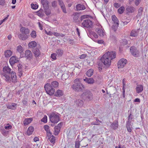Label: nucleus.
Segmentation results:
<instances>
[{"label": "nucleus", "mask_w": 148, "mask_h": 148, "mask_svg": "<svg viewBox=\"0 0 148 148\" xmlns=\"http://www.w3.org/2000/svg\"><path fill=\"white\" fill-rule=\"evenodd\" d=\"M61 8L63 12L65 13H67L66 11V7L65 5H63L61 6Z\"/></svg>", "instance_id": "603ef678"}, {"label": "nucleus", "mask_w": 148, "mask_h": 148, "mask_svg": "<svg viewBox=\"0 0 148 148\" xmlns=\"http://www.w3.org/2000/svg\"><path fill=\"white\" fill-rule=\"evenodd\" d=\"M80 145V141L79 140H76L75 142V148H79Z\"/></svg>", "instance_id": "09e8293b"}, {"label": "nucleus", "mask_w": 148, "mask_h": 148, "mask_svg": "<svg viewBox=\"0 0 148 148\" xmlns=\"http://www.w3.org/2000/svg\"><path fill=\"white\" fill-rule=\"evenodd\" d=\"M11 69L8 66L4 67L3 68V71L0 72L1 76L6 82H10L12 81L14 83L17 81L16 73L13 71L11 72Z\"/></svg>", "instance_id": "f257e3e1"}, {"label": "nucleus", "mask_w": 148, "mask_h": 148, "mask_svg": "<svg viewBox=\"0 0 148 148\" xmlns=\"http://www.w3.org/2000/svg\"><path fill=\"white\" fill-rule=\"evenodd\" d=\"M5 3V0H0V5L3 6Z\"/></svg>", "instance_id": "052dcab7"}, {"label": "nucleus", "mask_w": 148, "mask_h": 148, "mask_svg": "<svg viewBox=\"0 0 148 148\" xmlns=\"http://www.w3.org/2000/svg\"><path fill=\"white\" fill-rule=\"evenodd\" d=\"M119 24H114L112 27V29L115 32L118 29Z\"/></svg>", "instance_id": "ea45409f"}, {"label": "nucleus", "mask_w": 148, "mask_h": 148, "mask_svg": "<svg viewBox=\"0 0 148 148\" xmlns=\"http://www.w3.org/2000/svg\"><path fill=\"white\" fill-rule=\"evenodd\" d=\"M127 62V60L124 58H122L117 63L118 68L119 69H121L123 68L124 66L126 64Z\"/></svg>", "instance_id": "1a4fd4ad"}, {"label": "nucleus", "mask_w": 148, "mask_h": 148, "mask_svg": "<svg viewBox=\"0 0 148 148\" xmlns=\"http://www.w3.org/2000/svg\"><path fill=\"white\" fill-rule=\"evenodd\" d=\"M114 6L116 8H118L120 6V5L119 3H115L114 4Z\"/></svg>", "instance_id": "338daca9"}, {"label": "nucleus", "mask_w": 148, "mask_h": 148, "mask_svg": "<svg viewBox=\"0 0 148 148\" xmlns=\"http://www.w3.org/2000/svg\"><path fill=\"white\" fill-rule=\"evenodd\" d=\"M63 95V91L60 90H58L55 93V96L56 97H60Z\"/></svg>", "instance_id": "cd10ccee"}, {"label": "nucleus", "mask_w": 148, "mask_h": 148, "mask_svg": "<svg viewBox=\"0 0 148 148\" xmlns=\"http://www.w3.org/2000/svg\"><path fill=\"white\" fill-rule=\"evenodd\" d=\"M29 47L31 48L34 49L37 45V43L35 41H32L30 42L28 44Z\"/></svg>", "instance_id": "b1692460"}, {"label": "nucleus", "mask_w": 148, "mask_h": 148, "mask_svg": "<svg viewBox=\"0 0 148 148\" xmlns=\"http://www.w3.org/2000/svg\"><path fill=\"white\" fill-rule=\"evenodd\" d=\"M136 92L138 93L141 92L143 90V86L142 85H137L136 88Z\"/></svg>", "instance_id": "aec40b11"}, {"label": "nucleus", "mask_w": 148, "mask_h": 148, "mask_svg": "<svg viewBox=\"0 0 148 148\" xmlns=\"http://www.w3.org/2000/svg\"><path fill=\"white\" fill-rule=\"evenodd\" d=\"M17 50L18 52L21 53L23 51V48L21 45H19L17 47Z\"/></svg>", "instance_id": "37998d69"}, {"label": "nucleus", "mask_w": 148, "mask_h": 148, "mask_svg": "<svg viewBox=\"0 0 148 148\" xmlns=\"http://www.w3.org/2000/svg\"><path fill=\"white\" fill-rule=\"evenodd\" d=\"M132 122L127 121H126V127L127 128V131L129 132H132L131 128H132V126L131 124Z\"/></svg>", "instance_id": "a211bd4d"}, {"label": "nucleus", "mask_w": 148, "mask_h": 148, "mask_svg": "<svg viewBox=\"0 0 148 148\" xmlns=\"http://www.w3.org/2000/svg\"><path fill=\"white\" fill-rule=\"evenodd\" d=\"M35 57L37 58L40 56V52L39 49L36 48L34 49L32 51Z\"/></svg>", "instance_id": "4be33fe9"}, {"label": "nucleus", "mask_w": 148, "mask_h": 148, "mask_svg": "<svg viewBox=\"0 0 148 148\" xmlns=\"http://www.w3.org/2000/svg\"><path fill=\"white\" fill-rule=\"evenodd\" d=\"M12 54V52L10 50H6L5 52V57H10Z\"/></svg>", "instance_id": "7c9ffc66"}, {"label": "nucleus", "mask_w": 148, "mask_h": 148, "mask_svg": "<svg viewBox=\"0 0 148 148\" xmlns=\"http://www.w3.org/2000/svg\"><path fill=\"white\" fill-rule=\"evenodd\" d=\"M20 31L21 33L27 35H28L30 32L29 29L25 27H22L20 29Z\"/></svg>", "instance_id": "f3484780"}, {"label": "nucleus", "mask_w": 148, "mask_h": 148, "mask_svg": "<svg viewBox=\"0 0 148 148\" xmlns=\"http://www.w3.org/2000/svg\"><path fill=\"white\" fill-rule=\"evenodd\" d=\"M4 127L5 129L9 130L11 129L12 126L11 125L8 124L6 125V126H5Z\"/></svg>", "instance_id": "6e6d98bb"}, {"label": "nucleus", "mask_w": 148, "mask_h": 148, "mask_svg": "<svg viewBox=\"0 0 148 148\" xmlns=\"http://www.w3.org/2000/svg\"><path fill=\"white\" fill-rule=\"evenodd\" d=\"M138 32L137 31V30H133L130 33V36L136 37L138 36Z\"/></svg>", "instance_id": "2f4dec72"}, {"label": "nucleus", "mask_w": 148, "mask_h": 148, "mask_svg": "<svg viewBox=\"0 0 148 148\" xmlns=\"http://www.w3.org/2000/svg\"><path fill=\"white\" fill-rule=\"evenodd\" d=\"M84 81L89 84H93L94 83V80L92 78H88L86 77L84 79Z\"/></svg>", "instance_id": "6ab92c4d"}, {"label": "nucleus", "mask_w": 148, "mask_h": 148, "mask_svg": "<svg viewBox=\"0 0 148 148\" xmlns=\"http://www.w3.org/2000/svg\"><path fill=\"white\" fill-rule=\"evenodd\" d=\"M94 70L92 69H89L86 72V75L89 77H90L93 73Z\"/></svg>", "instance_id": "473e14b6"}, {"label": "nucleus", "mask_w": 148, "mask_h": 148, "mask_svg": "<svg viewBox=\"0 0 148 148\" xmlns=\"http://www.w3.org/2000/svg\"><path fill=\"white\" fill-rule=\"evenodd\" d=\"M48 140H49L50 141L51 143L54 144L55 142L56 138L54 136H52L50 137H49Z\"/></svg>", "instance_id": "4c0bfd02"}, {"label": "nucleus", "mask_w": 148, "mask_h": 148, "mask_svg": "<svg viewBox=\"0 0 148 148\" xmlns=\"http://www.w3.org/2000/svg\"><path fill=\"white\" fill-rule=\"evenodd\" d=\"M17 67L18 68V75L21 77L23 74V66L21 64H18L17 65Z\"/></svg>", "instance_id": "4468645a"}, {"label": "nucleus", "mask_w": 148, "mask_h": 148, "mask_svg": "<svg viewBox=\"0 0 148 148\" xmlns=\"http://www.w3.org/2000/svg\"><path fill=\"white\" fill-rule=\"evenodd\" d=\"M31 6L32 8V9H34V10H36V9H37L38 8V5H37L36 4H34L33 3H32L31 4Z\"/></svg>", "instance_id": "3c124183"}, {"label": "nucleus", "mask_w": 148, "mask_h": 148, "mask_svg": "<svg viewBox=\"0 0 148 148\" xmlns=\"http://www.w3.org/2000/svg\"><path fill=\"white\" fill-rule=\"evenodd\" d=\"M23 103L24 105L26 106H27L28 105V103L27 100V99H25L23 101Z\"/></svg>", "instance_id": "13d9d810"}, {"label": "nucleus", "mask_w": 148, "mask_h": 148, "mask_svg": "<svg viewBox=\"0 0 148 148\" xmlns=\"http://www.w3.org/2000/svg\"><path fill=\"white\" fill-rule=\"evenodd\" d=\"M51 85L53 88H56L58 86L59 83L57 82L54 81L51 82Z\"/></svg>", "instance_id": "58836bf2"}, {"label": "nucleus", "mask_w": 148, "mask_h": 148, "mask_svg": "<svg viewBox=\"0 0 148 148\" xmlns=\"http://www.w3.org/2000/svg\"><path fill=\"white\" fill-rule=\"evenodd\" d=\"M116 53L114 51L107 52L105 53L100 59V62L104 68H108L111 65V60L116 58Z\"/></svg>", "instance_id": "f03ea898"}, {"label": "nucleus", "mask_w": 148, "mask_h": 148, "mask_svg": "<svg viewBox=\"0 0 148 148\" xmlns=\"http://www.w3.org/2000/svg\"><path fill=\"white\" fill-rule=\"evenodd\" d=\"M44 129L47 132H49V131H50V130H49V127L47 125H45L44 126Z\"/></svg>", "instance_id": "5fc2aeb1"}, {"label": "nucleus", "mask_w": 148, "mask_h": 148, "mask_svg": "<svg viewBox=\"0 0 148 148\" xmlns=\"http://www.w3.org/2000/svg\"><path fill=\"white\" fill-rule=\"evenodd\" d=\"M56 53L57 55L58 56H61L63 54V51L62 50H61V49H59L57 50L56 51Z\"/></svg>", "instance_id": "a18cd8bd"}, {"label": "nucleus", "mask_w": 148, "mask_h": 148, "mask_svg": "<svg viewBox=\"0 0 148 148\" xmlns=\"http://www.w3.org/2000/svg\"><path fill=\"white\" fill-rule=\"evenodd\" d=\"M91 34L95 38H98V36L94 32H92Z\"/></svg>", "instance_id": "0e129e2a"}, {"label": "nucleus", "mask_w": 148, "mask_h": 148, "mask_svg": "<svg viewBox=\"0 0 148 148\" xmlns=\"http://www.w3.org/2000/svg\"><path fill=\"white\" fill-rule=\"evenodd\" d=\"M130 52L135 57H138L139 56L138 51L134 46H133L130 48Z\"/></svg>", "instance_id": "6e6552de"}, {"label": "nucleus", "mask_w": 148, "mask_h": 148, "mask_svg": "<svg viewBox=\"0 0 148 148\" xmlns=\"http://www.w3.org/2000/svg\"><path fill=\"white\" fill-rule=\"evenodd\" d=\"M51 4L53 8H55L57 6V1H56L52 2Z\"/></svg>", "instance_id": "4d7b16f0"}, {"label": "nucleus", "mask_w": 148, "mask_h": 148, "mask_svg": "<svg viewBox=\"0 0 148 148\" xmlns=\"http://www.w3.org/2000/svg\"><path fill=\"white\" fill-rule=\"evenodd\" d=\"M134 119V116L132 114L131 112H130V115L128 116V119L127 121L132 122L133 121L132 119Z\"/></svg>", "instance_id": "79ce46f5"}, {"label": "nucleus", "mask_w": 148, "mask_h": 148, "mask_svg": "<svg viewBox=\"0 0 148 148\" xmlns=\"http://www.w3.org/2000/svg\"><path fill=\"white\" fill-rule=\"evenodd\" d=\"M29 35L21 33L18 35L19 38L22 40H27L29 37Z\"/></svg>", "instance_id": "f8f14e48"}, {"label": "nucleus", "mask_w": 148, "mask_h": 148, "mask_svg": "<svg viewBox=\"0 0 148 148\" xmlns=\"http://www.w3.org/2000/svg\"><path fill=\"white\" fill-rule=\"evenodd\" d=\"M125 10V8L122 6L120 7L118 10V12L119 14H122Z\"/></svg>", "instance_id": "a19ab883"}, {"label": "nucleus", "mask_w": 148, "mask_h": 148, "mask_svg": "<svg viewBox=\"0 0 148 148\" xmlns=\"http://www.w3.org/2000/svg\"><path fill=\"white\" fill-rule=\"evenodd\" d=\"M47 136L48 137H50L53 135H52L51 133V132L50 131L47 132Z\"/></svg>", "instance_id": "680f3d73"}, {"label": "nucleus", "mask_w": 148, "mask_h": 148, "mask_svg": "<svg viewBox=\"0 0 148 148\" xmlns=\"http://www.w3.org/2000/svg\"><path fill=\"white\" fill-rule=\"evenodd\" d=\"M143 11V8L142 7H140L138 10V12L137 15V17L140 16L142 14Z\"/></svg>", "instance_id": "c03bdc74"}, {"label": "nucleus", "mask_w": 148, "mask_h": 148, "mask_svg": "<svg viewBox=\"0 0 148 148\" xmlns=\"http://www.w3.org/2000/svg\"><path fill=\"white\" fill-rule=\"evenodd\" d=\"M75 103L77 106L81 107L83 105V101L82 100L79 99L76 101Z\"/></svg>", "instance_id": "72a5a7b5"}, {"label": "nucleus", "mask_w": 148, "mask_h": 148, "mask_svg": "<svg viewBox=\"0 0 148 148\" xmlns=\"http://www.w3.org/2000/svg\"><path fill=\"white\" fill-rule=\"evenodd\" d=\"M33 119L32 118H30L25 119L23 121V124L25 126H26L30 123L32 121Z\"/></svg>", "instance_id": "a878e982"}, {"label": "nucleus", "mask_w": 148, "mask_h": 148, "mask_svg": "<svg viewBox=\"0 0 148 148\" xmlns=\"http://www.w3.org/2000/svg\"><path fill=\"white\" fill-rule=\"evenodd\" d=\"M37 15L40 17H42L45 15L44 10L42 8L36 12Z\"/></svg>", "instance_id": "c756f323"}, {"label": "nucleus", "mask_w": 148, "mask_h": 148, "mask_svg": "<svg viewBox=\"0 0 148 148\" xmlns=\"http://www.w3.org/2000/svg\"><path fill=\"white\" fill-rule=\"evenodd\" d=\"M97 30V33L100 36H103L104 34V33L102 29L100 28L96 29Z\"/></svg>", "instance_id": "c9c22d12"}, {"label": "nucleus", "mask_w": 148, "mask_h": 148, "mask_svg": "<svg viewBox=\"0 0 148 148\" xmlns=\"http://www.w3.org/2000/svg\"><path fill=\"white\" fill-rule=\"evenodd\" d=\"M118 122L117 121H114L111 124V127L114 130L116 129L118 127Z\"/></svg>", "instance_id": "393cba45"}, {"label": "nucleus", "mask_w": 148, "mask_h": 148, "mask_svg": "<svg viewBox=\"0 0 148 148\" xmlns=\"http://www.w3.org/2000/svg\"><path fill=\"white\" fill-rule=\"evenodd\" d=\"M60 114L54 112L50 114L49 117L51 122L54 124L57 123L60 119Z\"/></svg>", "instance_id": "39448f33"}, {"label": "nucleus", "mask_w": 148, "mask_h": 148, "mask_svg": "<svg viewBox=\"0 0 148 148\" xmlns=\"http://www.w3.org/2000/svg\"><path fill=\"white\" fill-rule=\"evenodd\" d=\"M82 25L84 27L91 28L93 24L91 21L89 19H87L84 21L82 23Z\"/></svg>", "instance_id": "0eeeda50"}, {"label": "nucleus", "mask_w": 148, "mask_h": 148, "mask_svg": "<svg viewBox=\"0 0 148 148\" xmlns=\"http://www.w3.org/2000/svg\"><path fill=\"white\" fill-rule=\"evenodd\" d=\"M34 128L33 126H30L28 128L27 132V134L28 136L32 134L34 131Z\"/></svg>", "instance_id": "5701e85b"}, {"label": "nucleus", "mask_w": 148, "mask_h": 148, "mask_svg": "<svg viewBox=\"0 0 148 148\" xmlns=\"http://www.w3.org/2000/svg\"><path fill=\"white\" fill-rule=\"evenodd\" d=\"M45 90L47 94L50 95H52L55 92L54 88H53L49 83H47L44 86Z\"/></svg>", "instance_id": "423d86ee"}, {"label": "nucleus", "mask_w": 148, "mask_h": 148, "mask_svg": "<svg viewBox=\"0 0 148 148\" xmlns=\"http://www.w3.org/2000/svg\"><path fill=\"white\" fill-rule=\"evenodd\" d=\"M74 17L73 19L76 21H77L79 18V13L78 12H75L73 14Z\"/></svg>", "instance_id": "e433bc0d"}, {"label": "nucleus", "mask_w": 148, "mask_h": 148, "mask_svg": "<svg viewBox=\"0 0 148 148\" xmlns=\"http://www.w3.org/2000/svg\"><path fill=\"white\" fill-rule=\"evenodd\" d=\"M122 90H123V93H122V96L123 98H125V88H122Z\"/></svg>", "instance_id": "e2e57ef3"}, {"label": "nucleus", "mask_w": 148, "mask_h": 148, "mask_svg": "<svg viewBox=\"0 0 148 148\" xmlns=\"http://www.w3.org/2000/svg\"><path fill=\"white\" fill-rule=\"evenodd\" d=\"M41 121L46 123L47 122V117L46 116H45L43 118L41 119Z\"/></svg>", "instance_id": "864d4df0"}, {"label": "nucleus", "mask_w": 148, "mask_h": 148, "mask_svg": "<svg viewBox=\"0 0 148 148\" xmlns=\"http://www.w3.org/2000/svg\"><path fill=\"white\" fill-rule=\"evenodd\" d=\"M63 125V123L60 122L58 125L54 127L55 134V135H58L60 131V129Z\"/></svg>", "instance_id": "9b49d317"}, {"label": "nucleus", "mask_w": 148, "mask_h": 148, "mask_svg": "<svg viewBox=\"0 0 148 148\" xmlns=\"http://www.w3.org/2000/svg\"><path fill=\"white\" fill-rule=\"evenodd\" d=\"M76 8L77 11L84 10L85 9V7L83 4H78L76 6Z\"/></svg>", "instance_id": "412c9836"}, {"label": "nucleus", "mask_w": 148, "mask_h": 148, "mask_svg": "<svg viewBox=\"0 0 148 148\" xmlns=\"http://www.w3.org/2000/svg\"><path fill=\"white\" fill-rule=\"evenodd\" d=\"M43 9L44 10V12L47 16L51 14V11L50 9L49 8V6Z\"/></svg>", "instance_id": "f704fd0d"}, {"label": "nucleus", "mask_w": 148, "mask_h": 148, "mask_svg": "<svg viewBox=\"0 0 148 148\" xmlns=\"http://www.w3.org/2000/svg\"><path fill=\"white\" fill-rule=\"evenodd\" d=\"M57 55L56 53H53L51 55V58L53 59L56 60V56Z\"/></svg>", "instance_id": "bf43d9fd"}, {"label": "nucleus", "mask_w": 148, "mask_h": 148, "mask_svg": "<svg viewBox=\"0 0 148 148\" xmlns=\"http://www.w3.org/2000/svg\"><path fill=\"white\" fill-rule=\"evenodd\" d=\"M17 106V104L14 103H11L8 104L7 108L9 109L14 110L16 108Z\"/></svg>", "instance_id": "dca6fc26"}, {"label": "nucleus", "mask_w": 148, "mask_h": 148, "mask_svg": "<svg viewBox=\"0 0 148 148\" xmlns=\"http://www.w3.org/2000/svg\"><path fill=\"white\" fill-rule=\"evenodd\" d=\"M25 56L27 59H30L32 58V54L30 50H27L25 51Z\"/></svg>", "instance_id": "2eb2a0df"}, {"label": "nucleus", "mask_w": 148, "mask_h": 148, "mask_svg": "<svg viewBox=\"0 0 148 148\" xmlns=\"http://www.w3.org/2000/svg\"><path fill=\"white\" fill-rule=\"evenodd\" d=\"M135 10V8L133 6H127L126 7V11L127 13H132Z\"/></svg>", "instance_id": "ddd939ff"}, {"label": "nucleus", "mask_w": 148, "mask_h": 148, "mask_svg": "<svg viewBox=\"0 0 148 148\" xmlns=\"http://www.w3.org/2000/svg\"><path fill=\"white\" fill-rule=\"evenodd\" d=\"M1 133L4 136H6L8 134V132L6 131L4 129H1Z\"/></svg>", "instance_id": "49530a36"}, {"label": "nucleus", "mask_w": 148, "mask_h": 148, "mask_svg": "<svg viewBox=\"0 0 148 148\" xmlns=\"http://www.w3.org/2000/svg\"><path fill=\"white\" fill-rule=\"evenodd\" d=\"M41 3L43 8L49 7L48 2L47 0H41Z\"/></svg>", "instance_id": "bb28decb"}, {"label": "nucleus", "mask_w": 148, "mask_h": 148, "mask_svg": "<svg viewBox=\"0 0 148 148\" xmlns=\"http://www.w3.org/2000/svg\"><path fill=\"white\" fill-rule=\"evenodd\" d=\"M90 17H91V16L89 15H83L80 17L81 21H82L84 19L88 18Z\"/></svg>", "instance_id": "8fccbe9b"}, {"label": "nucleus", "mask_w": 148, "mask_h": 148, "mask_svg": "<svg viewBox=\"0 0 148 148\" xmlns=\"http://www.w3.org/2000/svg\"><path fill=\"white\" fill-rule=\"evenodd\" d=\"M140 0H135V4L136 5H138L140 2Z\"/></svg>", "instance_id": "774afa93"}, {"label": "nucleus", "mask_w": 148, "mask_h": 148, "mask_svg": "<svg viewBox=\"0 0 148 148\" xmlns=\"http://www.w3.org/2000/svg\"><path fill=\"white\" fill-rule=\"evenodd\" d=\"M112 21L114 22V24H119V22L118 19L115 15H113L111 17Z\"/></svg>", "instance_id": "c85d7f7f"}, {"label": "nucleus", "mask_w": 148, "mask_h": 148, "mask_svg": "<svg viewBox=\"0 0 148 148\" xmlns=\"http://www.w3.org/2000/svg\"><path fill=\"white\" fill-rule=\"evenodd\" d=\"M74 84L72 86L71 88L75 91L80 92L83 91L85 88L84 86L82 84L79 79L78 78L74 80Z\"/></svg>", "instance_id": "7ed1b4c3"}, {"label": "nucleus", "mask_w": 148, "mask_h": 148, "mask_svg": "<svg viewBox=\"0 0 148 148\" xmlns=\"http://www.w3.org/2000/svg\"><path fill=\"white\" fill-rule=\"evenodd\" d=\"M122 42L124 45H126L127 43V40L125 39L123 40Z\"/></svg>", "instance_id": "69168bd1"}, {"label": "nucleus", "mask_w": 148, "mask_h": 148, "mask_svg": "<svg viewBox=\"0 0 148 148\" xmlns=\"http://www.w3.org/2000/svg\"><path fill=\"white\" fill-rule=\"evenodd\" d=\"M81 97L84 100L89 101L92 99V94L89 90H86L81 95Z\"/></svg>", "instance_id": "20e7f679"}, {"label": "nucleus", "mask_w": 148, "mask_h": 148, "mask_svg": "<svg viewBox=\"0 0 148 148\" xmlns=\"http://www.w3.org/2000/svg\"><path fill=\"white\" fill-rule=\"evenodd\" d=\"M31 37L32 38H35L36 37V32L35 31L33 30L30 34Z\"/></svg>", "instance_id": "de8ad7c7"}, {"label": "nucleus", "mask_w": 148, "mask_h": 148, "mask_svg": "<svg viewBox=\"0 0 148 148\" xmlns=\"http://www.w3.org/2000/svg\"><path fill=\"white\" fill-rule=\"evenodd\" d=\"M19 61L18 58L15 56L11 57L9 60L10 63L12 67L15 65V63L18 62Z\"/></svg>", "instance_id": "9d476101"}]
</instances>
